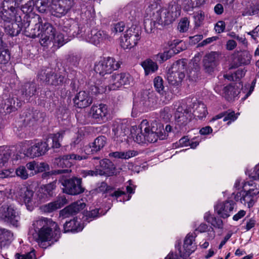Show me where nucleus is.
Returning <instances> with one entry per match:
<instances>
[{
    "instance_id": "f257e3e1",
    "label": "nucleus",
    "mask_w": 259,
    "mask_h": 259,
    "mask_svg": "<svg viewBox=\"0 0 259 259\" xmlns=\"http://www.w3.org/2000/svg\"><path fill=\"white\" fill-rule=\"evenodd\" d=\"M146 2L148 5L145 10L144 25L147 33H154L157 24L168 25L180 16L181 7L176 2L169 4L167 8L158 9V3L155 0Z\"/></svg>"
},
{
    "instance_id": "f03ea898",
    "label": "nucleus",
    "mask_w": 259,
    "mask_h": 259,
    "mask_svg": "<svg viewBox=\"0 0 259 259\" xmlns=\"http://www.w3.org/2000/svg\"><path fill=\"white\" fill-rule=\"evenodd\" d=\"M15 5L13 1H6L0 6V17L3 21L1 26L6 34L11 37L18 35L23 27L29 26L28 22L21 19L23 14L21 11L15 9Z\"/></svg>"
},
{
    "instance_id": "7ed1b4c3",
    "label": "nucleus",
    "mask_w": 259,
    "mask_h": 259,
    "mask_svg": "<svg viewBox=\"0 0 259 259\" xmlns=\"http://www.w3.org/2000/svg\"><path fill=\"white\" fill-rule=\"evenodd\" d=\"M29 233L42 248H46V242L60 237V231L57 224L51 219L41 218L33 222Z\"/></svg>"
},
{
    "instance_id": "20e7f679",
    "label": "nucleus",
    "mask_w": 259,
    "mask_h": 259,
    "mask_svg": "<svg viewBox=\"0 0 259 259\" xmlns=\"http://www.w3.org/2000/svg\"><path fill=\"white\" fill-rule=\"evenodd\" d=\"M140 133H138L135 138V141L138 143H143L146 141L155 143L158 139H163V135L157 128L151 127L147 120H143L139 126Z\"/></svg>"
},
{
    "instance_id": "39448f33",
    "label": "nucleus",
    "mask_w": 259,
    "mask_h": 259,
    "mask_svg": "<svg viewBox=\"0 0 259 259\" xmlns=\"http://www.w3.org/2000/svg\"><path fill=\"white\" fill-rule=\"evenodd\" d=\"M186 65L184 60H179L172 64L166 75L169 84L178 86L181 83L185 77Z\"/></svg>"
},
{
    "instance_id": "423d86ee",
    "label": "nucleus",
    "mask_w": 259,
    "mask_h": 259,
    "mask_svg": "<svg viewBox=\"0 0 259 259\" xmlns=\"http://www.w3.org/2000/svg\"><path fill=\"white\" fill-rule=\"evenodd\" d=\"M120 67V63L116 61L113 57H104L99 62H96L94 66V70L101 76H104L110 74L114 70L118 69Z\"/></svg>"
},
{
    "instance_id": "0eeeda50",
    "label": "nucleus",
    "mask_w": 259,
    "mask_h": 259,
    "mask_svg": "<svg viewBox=\"0 0 259 259\" xmlns=\"http://www.w3.org/2000/svg\"><path fill=\"white\" fill-rule=\"evenodd\" d=\"M141 30L138 26L132 25L127 29L123 37H121L120 46L124 50L131 49L141 38Z\"/></svg>"
},
{
    "instance_id": "6e6552de",
    "label": "nucleus",
    "mask_w": 259,
    "mask_h": 259,
    "mask_svg": "<svg viewBox=\"0 0 259 259\" xmlns=\"http://www.w3.org/2000/svg\"><path fill=\"white\" fill-rule=\"evenodd\" d=\"M64 187L63 191L71 195H77L84 191V188L82 185V180L75 177L63 180L61 181Z\"/></svg>"
},
{
    "instance_id": "1a4fd4ad",
    "label": "nucleus",
    "mask_w": 259,
    "mask_h": 259,
    "mask_svg": "<svg viewBox=\"0 0 259 259\" xmlns=\"http://www.w3.org/2000/svg\"><path fill=\"white\" fill-rule=\"evenodd\" d=\"M0 219L17 227L20 219L18 211L13 204L3 205L0 207Z\"/></svg>"
},
{
    "instance_id": "9d476101",
    "label": "nucleus",
    "mask_w": 259,
    "mask_h": 259,
    "mask_svg": "<svg viewBox=\"0 0 259 259\" xmlns=\"http://www.w3.org/2000/svg\"><path fill=\"white\" fill-rule=\"evenodd\" d=\"M195 236L192 234H188L184 240L183 249L180 247L181 241L178 240L175 244V247L179 250L180 257L183 258H186L194 252L197 249V245L194 242Z\"/></svg>"
},
{
    "instance_id": "9b49d317",
    "label": "nucleus",
    "mask_w": 259,
    "mask_h": 259,
    "mask_svg": "<svg viewBox=\"0 0 259 259\" xmlns=\"http://www.w3.org/2000/svg\"><path fill=\"white\" fill-rule=\"evenodd\" d=\"M90 113L95 123L102 124L109 120V113L108 107L104 104L93 105Z\"/></svg>"
},
{
    "instance_id": "f8f14e48",
    "label": "nucleus",
    "mask_w": 259,
    "mask_h": 259,
    "mask_svg": "<svg viewBox=\"0 0 259 259\" xmlns=\"http://www.w3.org/2000/svg\"><path fill=\"white\" fill-rule=\"evenodd\" d=\"M87 42L97 46L105 40H110L111 36L106 31L104 30H98L93 29L91 31L88 30L87 34H81Z\"/></svg>"
},
{
    "instance_id": "ddd939ff",
    "label": "nucleus",
    "mask_w": 259,
    "mask_h": 259,
    "mask_svg": "<svg viewBox=\"0 0 259 259\" xmlns=\"http://www.w3.org/2000/svg\"><path fill=\"white\" fill-rule=\"evenodd\" d=\"M191 118V110L186 104L178 106L175 113V120L178 125L181 127L187 125Z\"/></svg>"
},
{
    "instance_id": "4468645a",
    "label": "nucleus",
    "mask_w": 259,
    "mask_h": 259,
    "mask_svg": "<svg viewBox=\"0 0 259 259\" xmlns=\"http://www.w3.org/2000/svg\"><path fill=\"white\" fill-rule=\"evenodd\" d=\"M56 30L53 26L49 23L42 22L41 28V34L40 37V44L42 46H47L52 41V38H54Z\"/></svg>"
},
{
    "instance_id": "2eb2a0df",
    "label": "nucleus",
    "mask_w": 259,
    "mask_h": 259,
    "mask_svg": "<svg viewBox=\"0 0 259 259\" xmlns=\"http://www.w3.org/2000/svg\"><path fill=\"white\" fill-rule=\"evenodd\" d=\"M28 21H31L29 22L34 23V25L31 29L29 28V26H26L24 30V34L29 37L34 38L36 37H40L41 34V29L42 25V19L41 17L38 15H35L33 18L28 19Z\"/></svg>"
},
{
    "instance_id": "dca6fc26",
    "label": "nucleus",
    "mask_w": 259,
    "mask_h": 259,
    "mask_svg": "<svg viewBox=\"0 0 259 259\" xmlns=\"http://www.w3.org/2000/svg\"><path fill=\"white\" fill-rule=\"evenodd\" d=\"M22 104V101L17 97L8 98L2 101V103L0 104L1 112L6 114L15 112L21 106Z\"/></svg>"
},
{
    "instance_id": "f3484780",
    "label": "nucleus",
    "mask_w": 259,
    "mask_h": 259,
    "mask_svg": "<svg viewBox=\"0 0 259 259\" xmlns=\"http://www.w3.org/2000/svg\"><path fill=\"white\" fill-rule=\"evenodd\" d=\"M235 204L232 200H227L224 202L218 203L214 206V211L223 219L229 217Z\"/></svg>"
},
{
    "instance_id": "a211bd4d",
    "label": "nucleus",
    "mask_w": 259,
    "mask_h": 259,
    "mask_svg": "<svg viewBox=\"0 0 259 259\" xmlns=\"http://www.w3.org/2000/svg\"><path fill=\"white\" fill-rule=\"evenodd\" d=\"M49 149V144L40 141L35 143L28 148L26 155L31 158L39 157L44 155Z\"/></svg>"
},
{
    "instance_id": "6ab92c4d",
    "label": "nucleus",
    "mask_w": 259,
    "mask_h": 259,
    "mask_svg": "<svg viewBox=\"0 0 259 259\" xmlns=\"http://www.w3.org/2000/svg\"><path fill=\"white\" fill-rule=\"evenodd\" d=\"M129 130L127 125L123 122H116L114 123L112 127L113 139L118 143H121L126 139V135Z\"/></svg>"
},
{
    "instance_id": "aec40b11",
    "label": "nucleus",
    "mask_w": 259,
    "mask_h": 259,
    "mask_svg": "<svg viewBox=\"0 0 259 259\" xmlns=\"http://www.w3.org/2000/svg\"><path fill=\"white\" fill-rule=\"evenodd\" d=\"M219 64V53L217 52H211L204 57L203 64L206 72H212Z\"/></svg>"
},
{
    "instance_id": "412c9836",
    "label": "nucleus",
    "mask_w": 259,
    "mask_h": 259,
    "mask_svg": "<svg viewBox=\"0 0 259 259\" xmlns=\"http://www.w3.org/2000/svg\"><path fill=\"white\" fill-rule=\"evenodd\" d=\"M76 107L84 108L89 106L93 102V99L88 92L80 91L73 99Z\"/></svg>"
},
{
    "instance_id": "4be33fe9",
    "label": "nucleus",
    "mask_w": 259,
    "mask_h": 259,
    "mask_svg": "<svg viewBox=\"0 0 259 259\" xmlns=\"http://www.w3.org/2000/svg\"><path fill=\"white\" fill-rule=\"evenodd\" d=\"M257 198L248 192L245 189H244L241 192H238L234 196V199L236 201H240L242 204H247L248 208H251L254 205Z\"/></svg>"
},
{
    "instance_id": "5701e85b",
    "label": "nucleus",
    "mask_w": 259,
    "mask_h": 259,
    "mask_svg": "<svg viewBox=\"0 0 259 259\" xmlns=\"http://www.w3.org/2000/svg\"><path fill=\"white\" fill-rule=\"evenodd\" d=\"M85 206V204L80 201L74 202L61 210L60 215L64 218L69 217L83 209Z\"/></svg>"
},
{
    "instance_id": "b1692460",
    "label": "nucleus",
    "mask_w": 259,
    "mask_h": 259,
    "mask_svg": "<svg viewBox=\"0 0 259 259\" xmlns=\"http://www.w3.org/2000/svg\"><path fill=\"white\" fill-rule=\"evenodd\" d=\"M67 203V200L64 195L58 196L56 200L41 206V209L45 212L50 213L63 207Z\"/></svg>"
},
{
    "instance_id": "393cba45",
    "label": "nucleus",
    "mask_w": 259,
    "mask_h": 259,
    "mask_svg": "<svg viewBox=\"0 0 259 259\" xmlns=\"http://www.w3.org/2000/svg\"><path fill=\"white\" fill-rule=\"evenodd\" d=\"M36 92V85L34 82H26L21 88L19 94H20V99L22 102L28 100L30 97L35 95Z\"/></svg>"
},
{
    "instance_id": "a878e982",
    "label": "nucleus",
    "mask_w": 259,
    "mask_h": 259,
    "mask_svg": "<svg viewBox=\"0 0 259 259\" xmlns=\"http://www.w3.org/2000/svg\"><path fill=\"white\" fill-rule=\"evenodd\" d=\"M45 81L52 86H61L66 82V78L61 72H50L46 75Z\"/></svg>"
},
{
    "instance_id": "bb28decb",
    "label": "nucleus",
    "mask_w": 259,
    "mask_h": 259,
    "mask_svg": "<svg viewBox=\"0 0 259 259\" xmlns=\"http://www.w3.org/2000/svg\"><path fill=\"white\" fill-rule=\"evenodd\" d=\"M99 167L101 168H98L99 175L110 176L114 174V165L109 159H104L100 160Z\"/></svg>"
},
{
    "instance_id": "cd10ccee",
    "label": "nucleus",
    "mask_w": 259,
    "mask_h": 259,
    "mask_svg": "<svg viewBox=\"0 0 259 259\" xmlns=\"http://www.w3.org/2000/svg\"><path fill=\"white\" fill-rule=\"evenodd\" d=\"M18 189L17 196L25 203H29L32 200L33 191L25 186H20Z\"/></svg>"
},
{
    "instance_id": "c85d7f7f",
    "label": "nucleus",
    "mask_w": 259,
    "mask_h": 259,
    "mask_svg": "<svg viewBox=\"0 0 259 259\" xmlns=\"http://www.w3.org/2000/svg\"><path fill=\"white\" fill-rule=\"evenodd\" d=\"M83 229L80 222L77 219L74 218L70 221L66 222L64 225V233L67 232H78L81 231Z\"/></svg>"
},
{
    "instance_id": "c756f323",
    "label": "nucleus",
    "mask_w": 259,
    "mask_h": 259,
    "mask_svg": "<svg viewBox=\"0 0 259 259\" xmlns=\"http://www.w3.org/2000/svg\"><path fill=\"white\" fill-rule=\"evenodd\" d=\"M239 93L238 89L235 87L234 83H230L223 90V96L229 101L233 100Z\"/></svg>"
},
{
    "instance_id": "7c9ffc66",
    "label": "nucleus",
    "mask_w": 259,
    "mask_h": 259,
    "mask_svg": "<svg viewBox=\"0 0 259 259\" xmlns=\"http://www.w3.org/2000/svg\"><path fill=\"white\" fill-rule=\"evenodd\" d=\"M107 138L104 136L98 137L94 141L90 144L93 153L100 151L106 145Z\"/></svg>"
},
{
    "instance_id": "2f4dec72",
    "label": "nucleus",
    "mask_w": 259,
    "mask_h": 259,
    "mask_svg": "<svg viewBox=\"0 0 259 259\" xmlns=\"http://www.w3.org/2000/svg\"><path fill=\"white\" fill-rule=\"evenodd\" d=\"M64 134V131H60L56 134H51L45 142L48 144L50 141L51 140L52 143L51 148L54 149L59 148L61 146L60 142L62 141Z\"/></svg>"
},
{
    "instance_id": "473e14b6",
    "label": "nucleus",
    "mask_w": 259,
    "mask_h": 259,
    "mask_svg": "<svg viewBox=\"0 0 259 259\" xmlns=\"http://www.w3.org/2000/svg\"><path fill=\"white\" fill-rule=\"evenodd\" d=\"M204 219L215 228L221 229L223 228L224 224L223 221L211 214L209 212H207L204 214Z\"/></svg>"
},
{
    "instance_id": "72a5a7b5",
    "label": "nucleus",
    "mask_w": 259,
    "mask_h": 259,
    "mask_svg": "<svg viewBox=\"0 0 259 259\" xmlns=\"http://www.w3.org/2000/svg\"><path fill=\"white\" fill-rule=\"evenodd\" d=\"M247 186H248L249 188L246 191L257 198L259 197V184L253 180H250L243 183V189H245Z\"/></svg>"
},
{
    "instance_id": "f704fd0d",
    "label": "nucleus",
    "mask_w": 259,
    "mask_h": 259,
    "mask_svg": "<svg viewBox=\"0 0 259 259\" xmlns=\"http://www.w3.org/2000/svg\"><path fill=\"white\" fill-rule=\"evenodd\" d=\"M122 86L120 73L113 74L110 76L109 83L108 85V90H116Z\"/></svg>"
},
{
    "instance_id": "c9c22d12",
    "label": "nucleus",
    "mask_w": 259,
    "mask_h": 259,
    "mask_svg": "<svg viewBox=\"0 0 259 259\" xmlns=\"http://www.w3.org/2000/svg\"><path fill=\"white\" fill-rule=\"evenodd\" d=\"M122 86L120 73L113 74L110 76L109 83L108 85V90H116Z\"/></svg>"
},
{
    "instance_id": "e433bc0d",
    "label": "nucleus",
    "mask_w": 259,
    "mask_h": 259,
    "mask_svg": "<svg viewBox=\"0 0 259 259\" xmlns=\"http://www.w3.org/2000/svg\"><path fill=\"white\" fill-rule=\"evenodd\" d=\"M146 75L152 73L157 70L158 66L157 63L150 59H147L141 63Z\"/></svg>"
},
{
    "instance_id": "4c0bfd02",
    "label": "nucleus",
    "mask_w": 259,
    "mask_h": 259,
    "mask_svg": "<svg viewBox=\"0 0 259 259\" xmlns=\"http://www.w3.org/2000/svg\"><path fill=\"white\" fill-rule=\"evenodd\" d=\"M13 234L9 230L0 228V248L9 243L13 238Z\"/></svg>"
},
{
    "instance_id": "58836bf2",
    "label": "nucleus",
    "mask_w": 259,
    "mask_h": 259,
    "mask_svg": "<svg viewBox=\"0 0 259 259\" xmlns=\"http://www.w3.org/2000/svg\"><path fill=\"white\" fill-rule=\"evenodd\" d=\"M54 163L60 167H70L73 162L69 158V154H66L55 159Z\"/></svg>"
},
{
    "instance_id": "ea45409f",
    "label": "nucleus",
    "mask_w": 259,
    "mask_h": 259,
    "mask_svg": "<svg viewBox=\"0 0 259 259\" xmlns=\"http://www.w3.org/2000/svg\"><path fill=\"white\" fill-rule=\"evenodd\" d=\"M138 151L135 150H129L126 152H114L110 154V156L116 158L128 159L137 155Z\"/></svg>"
},
{
    "instance_id": "a19ab883",
    "label": "nucleus",
    "mask_w": 259,
    "mask_h": 259,
    "mask_svg": "<svg viewBox=\"0 0 259 259\" xmlns=\"http://www.w3.org/2000/svg\"><path fill=\"white\" fill-rule=\"evenodd\" d=\"M207 114L206 106L202 103H198L196 107L194 110V114L199 118L205 117Z\"/></svg>"
},
{
    "instance_id": "79ce46f5",
    "label": "nucleus",
    "mask_w": 259,
    "mask_h": 259,
    "mask_svg": "<svg viewBox=\"0 0 259 259\" xmlns=\"http://www.w3.org/2000/svg\"><path fill=\"white\" fill-rule=\"evenodd\" d=\"M15 174L22 180H26L29 177L34 175L32 172L28 174L26 167L24 166H20L17 168L15 170Z\"/></svg>"
},
{
    "instance_id": "37998d69",
    "label": "nucleus",
    "mask_w": 259,
    "mask_h": 259,
    "mask_svg": "<svg viewBox=\"0 0 259 259\" xmlns=\"http://www.w3.org/2000/svg\"><path fill=\"white\" fill-rule=\"evenodd\" d=\"M245 74V71L243 69H238L234 73L231 75L226 74L224 75L225 78L229 80L237 81L239 80Z\"/></svg>"
},
{
    "instance_id": "c03bdc74",
    "label": "nucleus",
    "mask_w": 259,
    "mask_h": 259,
    "mask_svg": "<svg viewBox=\"0 0 259 259\" xmlns=\"http://www.w3.org/2000/svg\"><path fill=\"white\" fill-rule=\"evenodd\" d=\"M225 116L223 118L224 121H228L227 124L229 125L232 122L236 120L239 115V113H235L234 111L228 110L224 112Z\"/></svg>"
},
{
    "instance_id": "a18cd8bd",
    "label": "nucleus",
    "mask_w": 259,
    "mask_h": 259,
    "mask_svg": "<svg viewBox=\"0 0 259 259\" xmlns=\"http://www.w3.org/2000/svg\"><path fill=\"white\" fill-rule=\"evenodd\" d=\"M207 231L210 232L209 233L210 235V238L213 239L215 236V232L212 227H209V228L208 229V227L207 225H206V224L201 223L196 229V231H198L200 233H203Z\"/></svg>"
},
{
    "instance_id": "49530a36",
    "label": "nucleus",
    "mask_w": 259,
    "mask_h": 259,
    "mask_svg": "<svg viewBox=\"0 0 259 259\" xmlns=\"http://www.w3.org/2000/svg\"><path fill=\"white\" fill-rule=\"evenodd\" d=\"M153 84L156 91L159 94H163L164 85L163 81L161 77L159 76L156 77L154 79Z\"/></svg>"
},
{
    "instance_id": "de8ad7c7",
    "label": "nucleus",
    "mask_w": 259,
    "mask_h": 259,
    "mask_svg": "<svg viewBox=\"0 0 259 259\" xmlns=\"http://www.w3.org/2000/svg\"><path fill=\"white\" fill-rule=\"evenodd\" d=\"M259 9L254 5H249L246 7L242 12V15L243 16H252L257 14Z\"/></svg>"
},
{
    "instance_id": "09e8293b",
    "label": "nucleus",
    "mask_w": 259,
    "mask_h": 259,
    "mask_svg": "<svg viewBox=\"0 0 259 259\" xmlns=\"http://www.w3.org/2000/svg\"><path fill=\"white\" fill-rule=\"evenodd\" d=\"M124 28L125 24L123 22H120L115 24H113L111 25V34L115 35L118 32H121L123 31Z\"/></svg>"
},
{
    "instance_id": "8fccbe9b",
    "label": "nucleus",
    "mask_w": 259,
    "mask_h": 259,
    "mask_svg": "<svg viewBox=\"0 0 259 259\" xmlns=\"http://www.w3.org/2000/svg\"><path fill=\"white\" fill-rule=\"evenodd\" d=\"M52 42L54 44H57L59 47L62 46L64 44L66 43L67 41L65 39L64 35L61 33H55L54 35V38H52Z\"/></svg>"
},
{
    "instance_id": "3c124183",
    "label": "nucleus",
    "mask_w": 259,
    "mask_h": 259,
    "mask_svg": "<svg viewBox=\"0 0 259 259\" xmlns=\"http://www.w3.org/2000/svg\"><path fill=\"white\" fill-rule=\"evenodd\" d=\"M189 21L187 18H182L178 25V29L181 32H186L189 28Z\"/></svg>"
},
{
    "instance_id": "603ef678",
    "label": "nucleus",
    "mask_w": 259,
    "mask_h": 259,
    "mask_svg": "<svg viewBox=\"0 0 259 259\" xmlns=\"http://www.w3.org/2000/svg\"><path fill=\"white\" fill-rule=\"evenodd\" d=\"M56 14L54 15L57 17H61L62 15H64L66 13V7L62 6L60 3L58 4H55L53 7Z\"/></svg>"
},
{
    "instance_id": "864d4df0",
    "label": "nucleus",
    "mask_w": 259,
    "mask_h": 259,
    "mask_svg": "<svg viewBox=\"0 0 259 259\" xmlns=\"http://www.w3.org/2000/svg\"><path fill=\"white\" fill-rule=\"evenodd\" d=\"M10 59V54L8 50H0V64H6Z\"/></svg>"
},
{
    "instance_id": "5fc2aeb1",
    "label": "nucleus",
    "mask_w": 259,
    "mask_h": 259,
    "mask_svg": "<svg viewBox=\"0 0 259 259\" xmlns=\"http://www.w3.org/2000/svg\"><path fill=\"white\" fill-rule=\"evenodd\" d=\"M193 18L195 25L199 26L204 19V14L202 11H198L194 13Z\"/></svg>"
},
{
    "instance_id": "6e6d98bb",
    "label": "nucleus",
    "mask_w": 259,
    "mask_h": 259,
    "mask_svg": "<svg viewBox=\"0 0 259 259\" xmlns=\"http://www.w3.org/2000/svg\"><path fill=\"white\" fill-rule=\"evenodd\" d=\"M15 259H36L34 250H33L27 253L21 254L17 253L15 255Z\"/></svg>"
},
{
    "instance_id": "4d7b16f0",
    "label": "nucleus",
    "mask_w": 259,
    "mask_h": 259,
    "mask_svg": "<svg viewBox=\"0 0 259 259\" xmlns=\"http://www.w3.org/2000/svg\"><path fill=\"white\" fill-rule=\"evenodd\" d=\"M98 166V165L96 166V169L95 170H80V174L83 178L97 176V175H99L97 168Z\"/></svg>"
},
{
    "instance_id": "13d9d810",
    "label": "nucleus",
    "mask_w": 259,
    "mask_h": 259,
    "mask_svg": "<svg viewBox=\"0 0 259 259\" xmlns=\"http://www.w3.org/2000/svg\"><path fill=\"white\" fill-rule=\"evenodd\" d=\"M71 25L70 21L68 19L64 20L62 23H60V28L63 31L69 34L71 32Z\"/></svg>"
},
{
    "instance_id": "bf43d9fd",
    "label": "nucleus",
    "mask_w": 259,
    "mask_h": 259,
    "mask_svg": "<svg viewBox=\"0 0 259 259\" xmlns=\"http://www.w3.org/2000/svg\"><path fill=\"white\" fill-rule=\"evenodd\" d=\"M56 188V183L55 182L50 183L44 186L43 190L45 194L49 196H52L53 195V190Z\"/></svg>"
},
{
    "instance_id": "052dcab7",
    "label": "nucleus",
    "mask_w": 259,
    "mask_h": 259,
    "mask_svg": "<svg viewBox=\"0 0 259 259\" xmlns=\"http://www.w3.org/2000/svg\"><path fill=\"white\" fill-rule=\"evenodd\" d=\"M107 87L99 86L97 85H92L91 87V92L92 94L97 95L105 93L106 91Z\"/></svg>"
},
{
    "instance_id": "680f3d73",
    "label": "nucleus",
    "mask_w": 259,
    "mask_h": 259,
    "mask_svg": "<svg viewBox=\"0 0 259 259\" xmlns=\"http://www.w3.org/2000/svg\"><path fill=\"white\" fill-rule=\"evenodd\" d=\"M251 57L247 53H243L238 58L240 65H247L250 63Z\"/></svg>"
},
{
    "instance_id": "e2e57ef3",
    "label": "nucleus",
    "mask_w": 259,
    "mask_h": 259,
    "mask_svg": "<svg viewBox=\"0 0 259 259\" xmlns=\"http://www.w3.org/2000/svg\"><path fill=\"white\" fill-rule=\"evenodd\" d=\"M122 85L130 84L133 81V78L128 73H120Z\"/></svg>"
},
{
    "instance_id": "0e129e2a",
    "label": "nucleus",
    "mask_w": 259,
    "mask_h": 259,
    "mask_svg": "<svg viewBox=\"0 0 259 259\" xmlns=\"http://www.w3.org/2000/svg\"><path fill=\"white\" fill-rule=\"evenodd\" d=\"M49 169V165L45 162H36L35 167V173L45 171Z\"/></svg>"
},
{
    "instance_id": "69168bd1",
    "label": "nucleus",
    "mask_w": 259,
    "mask_h": 259,
    "mask_svg": "<svg viewBox=\"0 0 259 259\" xmlns=\"http://www.w3.org/2000/svg\"><path fill=\"white\" fill-rule=\"evenodd\" d=\"M205 0H188V5L189 9H193L203 5Z\"/></svg>"
},
{
    "instance_id": "338daca9",
    "label": "nucleus",
    "mask_w": 259,
    "mask_h": 259,
    "mask_svg": "<svg viewBox=\"0 0 259 259\" xmlns=\"http://www.w3.org/2000/svg\"><path fill=\"white\" fill-rule=\"evenodd\" d=\"M226 28V24L224 21H218L214 26V29L218 33H221L224 31Z\"/></svg>"
},
{
    "instance_id": "774afa93",
    "label": "nucleus",
    "mask_w": 259,
    "mask_h": 259,
    "mask_svg": "<svg viewBox=\"0 0 259 259\" xmlns=\"http://www.w3.org/2000/svg\"><path fill=\"white\" fill-rule=\"evenodd\" d=\"M249 177L254 180H259V163L255 166L253 171L249 175Z\"/></svg>"
}]
</instances>
